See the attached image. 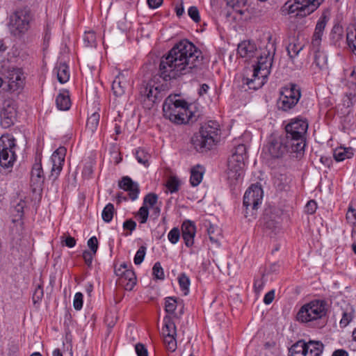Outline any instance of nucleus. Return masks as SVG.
I'll list each match as a JSON object with an SVG mask.
<instances>
[{"mask_svg":"<svg viewBox=\"0 0 356 356\" xmlns=\"http://www.w3.org/2000/svg\"><path fill=\"white\" fill-rule=\"evenodd\" d=\"M202 61V51L188 40H181L161 58L159 74L165 81L175 79L180 75L193 73Z\"/></svg>","mask_w":356,"mask_h":356,"instance_id":"f257e3e1","label":"nucleus"},{"mask_svg":"<svg viewBox=\"0 0 356 356\" xmlns=\"http://www.w3.org/2000/svg\"><path fill=\"white\" fill-rule=\"evenodd\" d=\"M163 116L175 124H182L193 122L194 115L188 103L177 96L168 97L163 104Z\"/></svg>","mask_w":356,"mask_h":356,"instance_id":"f03ea898","label":"nucleus"},{"mask_svg":"<svg viewBox=\"0 0 356 356\" xmlns=\"http://www.w3.org/2000/svg\"><path fill=\"white\" fill-rule=\"evenodd\" d=\"M220 134L219 124L216 121H208L201 126L198 132L194 134L191 143L197 152H207L218 142Z\"/></svg>","mask_w":356,"mask_h":356,"instance_id":"7ed1b4c3","label":"nucleus"},{"mask_svg":"<svg viewBox=\"0 0 356 356\" xmlns=\"http://www.w3.org/2000/svg\"><path fill=\"white\" fill-rule=\"evenodd\" d=\"M257 58V65L254 66L252 78H243V83L249 89L257 90L261 88L266 81L269 74V68L272 64L273 55L269 50H264Z\"/></svg>","mask_w":356,"mask_h":356,"instance_id":"20e7f679","label":"nucleus"},{"mask_svg":"<svg viewBox=\"0 0 356 356\" xmlns=\"http://www.w3.org/2000/svg\"><path fill=\"white\" fill-rule=\"evenodd\" d=\"M326 302L322 300H312L302 306L297 314V320L302 323H312L326 315Z\"/></svg>","mask_w":356,"mask_h":356,"instance_id":"39448f33","label":"nucleus"},{"mask_svg":"<svg viewBox=\"0 0 356 356\" xmlns=\"http://www.w3.org/2000/svg\"><path fill=\"white\" fill-rule=\"evenodd\" d=\"M15 139L13 135L3 134L0 138V165L4 168H12L16 161Z\"/></svg>","mask_w":356,"mask_h":356,"instance_id":"423d86ee","label":"nucleus"},{"mask_svg":"<svg viewBox=\"0 0 356 356\" xmlns=\"http://www.w3.org/2000/svg\"><path fill=\"white\" fill-rule=\"evenodd\" d=\"M301 97L300 88L294 83H289L282 88L277 106L280 110L289 111L296 106Z\"/></svg>","mask_w":356,"mask_h":356,"instance_id":"0eeeda50","label":"nucleus"},{"mask_svg":"<svg viewBox=\"0 0 356 356\" xmlns=\"http://www.w3.org/2000/svg\"><path fill=\"white\" fill-rule=\"evenodd\" d=\"M5 82L4 90L9 92H19L25 84V76L22 68L8 67L3 73Z\"/></svg>","mask_w":356,"mask_h":356,"instance_id":"6e6552de","label":"nucleus"},{"mask_svg":"<svg viewBox=\"0 0 356 356\" xmlns=\"http://www.w3.org/2000/svg\"><path fill=\"white\" fill-rule=\"evenodd\" d=\"M324 0H290L285 3V8L289 14L305 17L315 11Z\"/></svg>","mask_w":356,"mask_h":356,"instance_id":"1a4fd4ad","label":"nucleus"},{"mask_svg":"<svg viewBox=\"0 0 356 356\" xmlns=\"http://www.w3.org/2000/svg\"><path fill=\"white\" fill-rule=\"evenodd\" d=\"M263 190L257 184L251 185L245 191L243 197V207L245 208V216H254V211L261 204Z\"/></svg>","mask_w":356,"mask_h":356,"instance_id":"9d476101","label":"nucleus"},{"mask_svg":"<svg viewBox=\"0 0 356 356\" xmlns=\"http://www.w3.org/2000/svg\"><path fill=\"white\" fill-rule=\"evenodd\" d=\"M32 19L31 11L29 9H20L10 16V29L15 35L25 33L29 28Z\"/></svg>","mask_w":356,"mask_h":356,"instance_id":"9b49d317","label":"nucleus"},{"mask_svg":"<svg viewBox=\"0 0 356 356\" xmlns=\"http://www.w3.org/2000/svg\"><path fill=\"white\" fill-rule=\"evenodd\" d=\"M17 116V107L15 101L6 99L2 103L0 111V124L3 128L7 129L14 124Z\"/></svg>","mask_w":356,"mask_h":356,"instance_id":"f8f14e48","label":"nucleus"},{"mask_svg":"<svg viewBox=\"0 0 356 356\" xmlns=\"http://www.w3.org/2000/svg\"><path fill=\"white\" fill-rule=\"evenodd\" d=\"M131 73L129 70L119 72L112 83V90L117 97H121L125 93V90L130 84Z\"/></svg>","mask_w":356,"mask_h":356,"instance_id":"ddd939ff","label":"nucleus"},{"mask_svg":"<svg viewBox=\"0 0 356 356\" xmlns=\"http://www.w3.org/2000/svg\"><path fill=\"white\" fill-rule=\"evenodd\" d=\"M308 126L306 119L302 118L292 119L285 127L286 134L305 138Z\"/></svg>","mask_w":356,"mask_h":356,"instance_id":"4468645a","label":"nucleus"},{"mask_svg":"<svg viewBox=\"0 0 356 356\" xmlns=\"http://www.w3.org/2000/svg\"><path fill=\"white\" fill-rule=\"evenodd\" d=\"M141 100H147L151 104L161 98V90L152 83L143 82L140 87Z\"/></svg>","mask_w":356,"mask_h":356,"instance_id":"2eb2a0df","label":"nucleus"},{"mask_svg":"<svg viewBox=\"0 0 356 356\" xmlns=\"http://www.w3.org/2000/svg\"><path fill=\"white\" fill-rule=\"evenodd\" d=\"M268 151L273 158H281L288 153L283 136L270 137L267 145Z\"/></svg>","mask_w":356,"mask_h":356,"instance_id":"dca6fc26","label":"nucleus"},{"mask_svg":"<svg viewBox=\"0 0 356 356\" xmlns=\"http://www.w3.org/2000/svg\"><path fill=\"white\" fill-rule=\"evenodd\" d=\"M27 204L24 199L20 198L19 200H15L13 202V206L10 209V217L12 222L19 227V229H23L24 221L23 217L24 213V209L26 207Z\"/></svg>","mask_w":356,"mask_h":356,"instance_id":"f3484780","label":"nucleus"},{"mask_svg":"<svg viewBox=\"0 0 356 356\" xmlns=\"http://www.w3.org/2000/svg\"><path fill=\"white\" fill-rule=\"evenodd\" d=\"M67 149L65 147H58L51 155L52 168L51 177L56 179L62 170Z\"/></svg>","mask_w":356,"mask_h":356,"instance_id":"a211bd4d","label":"nucleus"},{"mask_svg":"<svg viewBox=\"0 0 356 356\" xmlns=\"http://www.w3.org/2000/svg\"><path fill=\"white\" fill-rule=\"evenodd\" d=\"M288 153L302 154L305 147V138L286 134L283 136Z\"/></svg>","mask_w":356,"mask_h":356,"instance_id":"6ab92c4d","label":"nucleus"},{"mask_svg":"<svg viewBox=\"0 0 356 356\" xmlns=\"http://www.w3.org/2000/svg\"><path fill=\"white\" fill-rule=\"evenodd\" d=\"M119 187L128 192L129 198L136 200L140 192L138 184L134 182L129 177H123L119 181Z\"/></svg>","mask_w":356,"mask_h":356,"instance_id":"aec40b11","label":"nucleus"},{"mask_svg":"<svg viewBox=\"0 0 356 356\" xmlns=\"http://www.w3.org/2000/svg\"><path fill=\"white\" fill-rule=\"evenodd\" d=\"M237 52L242 58L250 59L258 54L254 43L250 41H243L238 45Z\"/></svg>","mask_w":356,"mask_h":356,"instance_id":"412c9836","label":"nucleus"},{"mask_svg":"<svg viewBox=\"0 0 356 356\" xmlns=\"http://www.w3.org/2000/svg\"><path fill=\"white\" fill-rule=\"evenodd\" d=\"M182 238L187 247H191L194 243L196 232L195 225L191 221H185L181 225Z\"/></svg>","mask_w":356,"mask_h":356,"instance_id":"4be33fe9","label":"nucleus"},{"mask_svg":"<svg viewBox=\"0 0 356 356\" xmlns=\"http://www.w3.org/2000/svg\"><path fill=\"white\" fill-rule=\"evenodd\" d=\"M244 166L245 165H234L233 163L229 161H227V175L231 184H234L243 178L244 175Z\"/></svg>","mask_w":356,"mask_h":356,"instance_id":"5701e85b","label":"nucleus"},{"mask_svg":"<svg viewBox=\"0 0 356 356\" xmlns=\"http://www.w3.org/2000/svg\"><path fill=\"white\" fill-rule=\"evenodd\" d=\"M327 24L325 17H321L316 25L314 33L312 38L311 45L314 47H318L321 44L322 36Z\"/></svg>","mask_w":356,"mask_h":356,"instance_id":"b1692460","label":"nucleus"},{"mask_svg":"<svg viewBox=\"0 0 356 356\" xmlns=\"http://www.w3.org/2000/svg\"><path fill=\"white\" fill-rule=\"evenodd\" d=\"M246 146L243 144L237 145L233 150L232 155L228 161L233 163L234 165H245L244 159L246 156Z\"/></svg>","mask_w":356,"mask_h":356,"instance_id":"393cba45","label":"nucleus"},{"mask_svg":"<svg viewBox=\"0 0 356 356\" xmlns=\"http://www.w3.org/2000/svg\"><path fill=\"white\" fill-rule=\"evenodd\" d=\"M119 285L123 286L127 291H131L136 284V276L131 269L125 270L124 275L118 278Z\"/></svg>","mask_w":356,"mask_h":356,"instance_id":"a878e982","label":"nucleus"},{"mask_svg":"<svg viewBox=\"0 0 356 356\" xmlns=\"http://www.w3.org/2000/svg\"><path fill=\"white\" fill-rule=\"evenodd\" d=\"M324 346L320 341L309 340L306 342L305 356H321Z\"/></svg>","mask_w":356,"mask_h":356,"instance_id":"bb28decb","label":"nucleus"},{"mask_svg":"<svg viewBox=\"0 0 356 356\" xmlns=\"http://www.w3.org/2000/svg\"><path fill=\"white\" fill-rule=\"evenodd\" d=\"M312 48L314 52V63L320 70L326 68L327 65V57L325 53L321 50V46L318 47H312Z\"/></svg>","mask_w":356,"mask_h":356,"instance_id":"cd10ccee","label":"nucleus"},{"mask_svg":"<svg viewBox=\"0 0 356 356\" xmlns=\"http://www.w3.org/2000/svg\"><path fill=\"white\" fill-rule=\"evenodd\" d=\"M354 155V149L352 147H339L334 150L333 156L337 162L350 159Z\"/></svg>","mask_w":356,"mask_h":356,"instance_id":"c85d7f7f","label":"nucleus"},{"mask_svg":"<svg viewBox=\"0 0 356 356\" xmlns=\"http://www.w3.org/2000/svg\"><path fill=\"white\" fill-rule=\"evenodd\" d=\"M54 72L57 75L58 81L61 83H66L70 79L68 66L64 63H58L54 69Z\"/></svg>","mask_w":356,"mask_h":356,"instance_id":"c756f323","label":"nucleus"},{"mask_svg":"<svg viewBox=\"0 0 356 356\" xmlns=\"http://www.w3.org/2000/svg\"><path fill=\"white\" fill-rule=\"evenodd\" d=\"M204 173V168L200 165H197L191 169L190 182L193 186H197L201 183Z\"/></svg>","mask_w":356,"mask_h":356,"instance_id":"7c9ffc66","label":"nucleus"},{"mask_svg":"<svg viewBox=\"0 0 356 356\" xmlns=\"http://www.w3.org/2000/svg\"><path fill=\"white\" fill-rule=\"evenodd\" d=\"M56 106L59 110L67 111L70 108L71 102L67 91L60 92L56 98Z\"/></svg>","mask_w":356,"mask_h":356,"instance_id":"2f4dec72","label":"nucleus"},{"mask_svg":"<svg viewBox=\"0 0 356 356\" xmlns=\"http://www.w3.org/2000/svg\"><path fill=\"white\" fill-rule=\"evenodd\" d=\"M304 45L298 39L293 38L286 47L288 55L291 60H293L303 49Z\"/></svg>","mask_w":356,"mask_h":356,"instance_id":"473e14b6","label":"nucleus"},{"mask_svg":"<svg viewBox=\"0 0 356 356\" xmlns=\"http://www.w3.org/2000/svg\"><path fill=\"white\" fill-rule=\"evenodd\" d=\"M44 174L41 162H36L33 164L31 170V181L35 184H40L43 183Z\"/></svg>","mask_w":356,"mask_h":356,"instance_id":"72a5a7b5","label":"nucleus"},{"mask_svg":"<svg viewBox=\"0 0 356 356\" xmlns=\"http://www.w3.org/2000/svg\"><path fill=\"white\" fill-rule=\"evenodd\" d=\"M100 115L97 111H94L88 118L86 122V129L91 133H94L99 125Z\"/></svg>","mask_w":356,"mask_h":356,"instance_id":"f704fd0d","label":"nucleus"},{"mask_svg":"<svg viewBox=\"0 0 356 356\" xmlns=\"http://www.w3.org/2000/svg\"><path fill=\"white\" fill-rule=\"evenodd\" d=\"M164 326L162 329V334L163 337H175L177 334L176 326L175 323L170 318L164 319Z\"/></svg>","mask_w":356,"mask_h":356,"instance_id":"c9c22d12","label":"nucleus"},{"mask_svg":"<svg viewBox=\"0 0 356 356\" xmlns=\"http://www.w3.org/2000/svg\"><path fill=\"white\" fill-rule=\"evenodd\" d=\"M306 341L300 340L290 348L291 356H305Z\"/></svg>","mask_w":356,"mask_h":356,"instance_id":"e433bc0d","label":"nucleus"},{"mask_svg":"<svg viewBox=\"0 0 356 356\" xmlns=\"http://www.w3.org/2000/svg\"><path fill=\"white\" fill-rule=\"evenodd\" d=\"M207 233L211 242L218 246L220 245L219 238L220 236L219 229L213 225L209 224L207 227Z\"/></svg>","mask_w":356,"mask_h":356,"instance_id":"4c0bfd02","label":"nucleus"},{"mask_svg":"<svg viewBox=\"0 0 356 356\" xmlns=\"http://www.w3.org/2000/svg\"><path fill=\"white\" fill-rule=\"evenodd\" d=\"M151 156L145 149L139 148L136 152V159L139 163L143 164L145 167L149 166V160Z\"/></svg>","mask_w":356,"mask_h":356,"instance_id":"58836bf2","label":"nucleus"},{"mask_svg":"<svg viewBox=\"0 0 356 356\" xmlns=\"http://www.w3.org/2000/svg\"><path fill=\"white\" fill-rule=\"evenodd\" d=\"M343 27L339 24H335L330 33L331 40L337 44L343 38Z\"/></svg>","mask_w":356,"mask_h":356,"instance_id":"ea45409f","label":"nucleus"},{"mask_svg":"<svg viewBox=\"0 0 356 356\" xmlns=\"http://www.w3.org/2000/svg\"><path fill=\"white\" fill-rule=\"evenodd\" d=\"M178 282L184 295H188L191 283L189 277L185 273H181L178 277Z\"/></svg>","mask_w":356,"mask_h":356,"instance_id":"a19ab883","label":"nucleus"},{"mask_svg":"<svg viewBox=\"0 0 356 356\" xmlns=\"http://www.w3.org/2000/svg\"><path fill=\"white\" fill-rule=\"evenodd\" d=\"M114 211L115 209L113 204L108 203L106 204L102 213L103 220L106 222H110L113 219Z\"/></svg>","mask_w":356,"mask_h":356,"instance_id":"79ce46f5","label":"nucleus"},{"mask_svg":"<svg viewBox=\"0 0 356 356\" xmlns=\"http://www.w3.org/2000/svg\"><path fill=\"white\" fill-rule=\"evenodd\" d=\"M346 218L347 222L353 227L352 234L355 233L356 232L355 229L356 227V209L351 204L348 207Z\"/></svg>","mask_w":356,"mask_h":356,"instance_id":"37998d69","label":"nucleus"},{"mask_svg":"<svg viewBox=\"0 0 356 356\" xmlns=\"http://www.w3.org/2000/svg\"><path fill=\"white\" fill-rule=\"evenodd\" d=\"M346 40L350 50L356 56V31H350L348 32Z\"/></svg>","mask_w":356,"mask_h":356,"instance_id":"c03bdc74","label":"nucleus"},{"mask_svg":"<svg viewBox=\"0 0 356 356\" xmlns=\"http://www.w3.org/2000/svg\"><path fill=\"white\" fill-rule=\"evenodd\" d=\"M247 0H231L228 3L233 9L240 15H243L246 9L243 8L245 6Z\"/></svg>","mask_w":356,"mask_h":356,"instance_id":"a18cd8bd","label":"nucleus"},{"mask_svg":"<svg viewBox=\"0 0 356 356\" xmlns=\"http://www.w3.org/2000/svg\"><path fill=\"white\" fill-rule=\"evenodd\" d=\"M83 42L86 47H95L97 44L96 35L94 31H86L83 35Z\"/></svg>","mask_w":356,"mask_h":356,"instance_id":"49530a36","label":"nucleus"},{"mask_svg":"<svg viewBox=\"0 0 356 356\" xmlns=\"http://www.w3.org/2000/svg\"><path fill=\"white\" fill-rule=\"evenodd\" d=\"M158 202V195L155 193H150L147 194L144 199L143 205L146 206L147 207H154L156 206Z\"/></svg>","mask_w":356,"mask_h":356,"instance_id":"de8ad7c7","label":"nucleus"},{"mask_svg":"<svg viewBox=\"0 0 356 356\" xmlns=\"http://www.w3.org/2000/svg\"><path fill=\"white\" fill-rule=\"evenodd\" d=\"M136 216L138 218L141 224L147 222L149 216V209L147 207L143 205L137 212Z\"/></svg>","mask_w":356,"mask_h":356,"instance_id":"09e8293b","label":"nucleus"},{"mask_svg":"<svg viewBox=\"0 0 356 356\" xmlns=\"http://www.w3.org/2000/svg\"><path fill=\"white\" fill-rule=\"evenodd\" d=\"M177 306V301L173 297H168L165 299V309L166 312L169 314H172Z\"/></svg>","mask_w":356,"mask_h":356,"instance_id":"8fccbe9b","label":"nucleus"},{"mask_svg":"<svg viewBox=\"0 0 356 356\" xmlns=\"http://www.w3.org/2000/svg\"><path fill=\"white\" fill-rule=\"evenodd\" d=\"M179 186V180L175 177H170L166 183V187L171 193L178 191Z\"/></svg>","mask_w":356,"mask_h":356,"instance_id":"3c124183","label":"nucleus"},{"mask_svg":"<svg viewBox=\"0 0 356 356\" xmlns=\"http://www.w3.org/2000/svg\"><path fill=\"white\" fill-rule=\"evenodd\" d=\"M146 254V248L145 246H140L136 253L134 259V264L136 265L140 264L144 260Z\"/></svg>","mask_w":356,"mask_h":356,"instance_id":"603ef678","label":"nucleus"},{"mask_svg":"<svg viewBox=\"0 0 356 356\" xmlns=\"http://www.w3.org/2000/svg\"><path fill=\"white\" fill-rule=\"evenodd\" d=\"M154 276L159 280L164 279V273L163 268L159 262H156L152 268Z\"/></svg>","mask_w":356,"mask_h":356,"instance_id":"864d4df0","label":"nucleus"},{"mask_svg":"<svg viewBox=\"0 0 356 356\" xmlns=\"http://www.w3.org/2000/svg\"><path fill=\"white\" fill-rule=\"evenodd\" d=\"M168 238L172 244L177 243L180 238V232L179 229L177 227L172 229L168 233Z\"/></svg>","mask_w":356,"mask_h":356,"instance_id":"5fc2aeb1","label":"nucleus"},{"mask_svg":"<svg viewBox=\"0 0 356 356\" xmlns=\"http://www.w3.org/2000/svg\"><path fill=\"white\" fill-rule=\"evenodd\" d=\"M83 296L81 292H77L74 295L73 306L76 310H80L83 307Z\"/></svg>","mask_w":356,"mask_h":356,"instance_id":"6e6d98bb","label":"nucleus"},{"mask_svg":"<svg viewBox=\"0 0 356 356\" xmlns=\"http://www.w3.org/2000/svg\"><path fill=\"white\" fill-rule=\"evenodd\" d=\"M164 343L166 345V348L168 350L173 352L177 348V341L175 337H164Z\"/></svg>","mask_w":356,"mask_h":356,"instance_id":"4d7b16f0","label":"nucleus"},{"mask_svg":"<svg viewBox=\"0 0 356 356\" xmlns=\"http://www.w3.org/2000/svg\"><path fill=\"white\" fill-rule=\"evenodd\" d=\"M188 15L195 22L200 21L199 10L196 6H191L188 10Z\"/></svg>","mask_w":356,"mask_h":356,"instance_id":"13d9d810","label":"nucleus"},{"mask_svg":"<svg viewBox=\"0 0 356 356\" xmlns=\"http://www.w3.org/2000/svg\"><path fill=\"white\" fill-rule=\"evenodd\" d=\"M43 297V289L41 287V286L38 285L33 294V301L35 304L36 302L41 300L42 298Z\"/></svg>","mask_w":356,"mask_h":356,"instance_id":"bf43d9fd","label":"nucleus"},{"mask_svg":"<svg viewBox=\"0 0 356 356\" xmlns=\"http://www.w3.org/2000/svg\"><path fill=\"white\" fill-rule=\"evenodd\" d=\"M88 246L93 254H96L98 248V241L95 236H92L88 241Z\"/></svg>","mask_w":356,"mask_h":356,"instance_id":"052dcab7","label":"nucleus"},{"mask_svg":"<svg viewBox=\"0 0 356 356\" xmlns=\"http://www.w3.org/2000/svg\"><path fill=\"white\" fill-rule=\"evenodd\" d=\"M317 209L316 202L314 200H309L307 202L305 206V212L309 214H313L315 213Z\"/></svg>","mask_w":356,"mask_h":356,"instance_id":"680f3d73","label":"nucleus"},{"mask_svg":"<svg viewBox=\"0 0 356 356\" xmlns=\"http://www.w3.org/2000/svg\"><path fill=\"white\" fill-rule=\"evenodd\" d=\"M135 350L138 356H148L147 348L140 343L136 344Z\"/></svg>","mask_w":356,"mask_h":356,"instance_id":"e2e57ef3","label":"nucleus"},{"mask_svg":"<svg viewBox=\"0 0 356 356\" xmlns=\"http://www.w3.org/2000/svg\"><path fill=\"white\" fill-rule=\"evenodd\" d=\"M95 254H93V252H89L88 250H85L83 252V258L84 259V261H85L86 264L88 267L91 266L92 262V259H93V257H94Z\"/></svg>","mask_w":356,"mask_h":356,"instance_id":"0e129e2a","label":"nucleus"},{"mask_svg":"<svg viewBox=\"0 0 356 356\" xmlns=\"http://www.w3.org/2000/svg\"><path fill=\"white\" fill-rule=\"evenodd\" d=\"M136 227V223L132 219L127 220L123 223L124 229H128L131 232H133Z\"/></svg>","mask_w":356,"mask_h":356,"instance_id":"69168bd1","label":"nucleus"},{"mask_svg":"<svg viewBox=\"0 0 356 356\" xmlns=\"http://www.w3.org/2000/svg\"><path fill=\"white\" fill-rule=\"evenodd\" d=\"M353 316L351 314L343 312V316L340 321V325L346 327L352 320Z\"/></svg>","mask_w":356,"mask_h":356,"instance_id":"338daca9","label":"nucleus"},{"mask_svg":"<svg viewBox=\"0 0 356 356\" xmlns=\"http://www.w3.org/2000/svg\"><path fill=\"white\" fill-rule=\"evenodd\" d=\"M275 298V291L271 290L268 291L264 298V302L266 305L270 304Z\"/></svg>","mask_w":356,"mask_h":356,"instance_id":"774afa93","label":"nucleus"}]
</instances>
